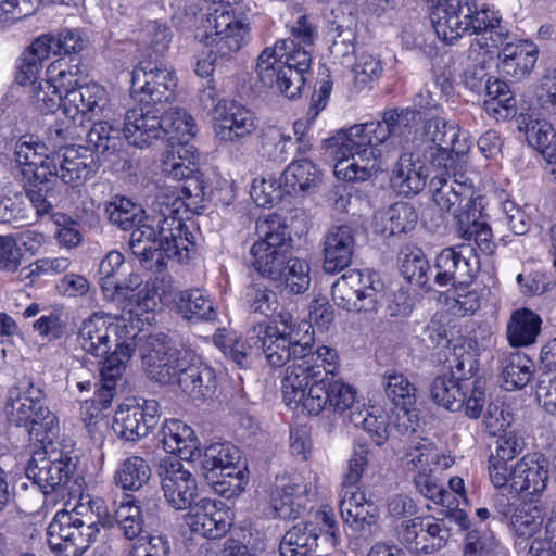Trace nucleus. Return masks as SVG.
I'll list each match as a JSON object with an SVG mask.
<instances>
[{
  "instance_id": "39",
  "label": "nucleus",
  "mask_w": 556,
  "mask_h": 556,
  "mask_svg": "<svg viewBox=\"0 0 556 556\" xmlns=\"http://www.w3.org/2000/svg\"><path fill=\"white\" fill-rule=\"evenodd\" d=\"M470 382L451 374L438 376L431 383V397L450 412H459L465 404L466 391Z\"/></svg>"
},
{
  "instance_id": "62",
  "label": "nucleus",
  "mask_w": 556,
  "mask_h": 556,
  "mask_svg": "<svg viewBox=\"0 0 556 556\" xmlns=\"http://www.w3.org/2000/svg\"><path fill=\"white\" fill-rule=\"evenodd\" d=\"M48 80L63 96V103L67 102L70 92L78 90L77 72L63 68L60 61L53 62L47 70Z\"/></svg>"
},
{
  "instance_id": "42",
  "label": "nucleus",
  "mask_w": 556,
  "mask_h": 556,
  "mask_svg": "<svg viewBox=\"0 0 556 556\" xmlns=\"http://www.w3.org/2000/svg\"><path fill=\"white\" fill-rule=\"evenodd\" d=\"M542 320L531 309L521 308L513 313L507 325V339L513 346H527L535 342Z\"/></svg>"
},
{
  "instance_id": "47",
  "label": "nucleus",
  "mask_w": 556,
  "mask_h": 556,
  "mask_svg": "<svg viewBox=\"0 0 556 556\" xmlns=\"http://www.w3.org/2000/svg\"><path fill=\"white\" fill-rule=\"evenodd\" d=\"M502 366L501 387L507 391L522 389L531 379L533 363L525 354L505 356Z\"/></svg>"
},
{
  "instance_id": "1",
  "label": "nucleus",
  "mask_w": 556,
  "mask_h": 556,
  "mask_svg": "<svg viewBox=\"0 0 556 556\" xmlns=\"http://www.w3.org/2000/svg\"><path fill=\"white\" fill-rule=\"evenodd\" d=\"M254 338L265 349L268 365L282 367L289 364L281 379L282 400L287 406L302 407L314 416L325 409L337 414L356 409L355 388L334 379L340 367L337 351L326 345L313 349L311 323L301 320L281 332L276 328L261 327Z\"/></svg>"
},
{
  "instance_id": "26",
  "label": "nucleus",
  "mask_w": 556,
  "mask_h": 556,
  "mask_svg": "<svg viewBox=\"0 0 556 556\" xmlns=\"http://www.w3.org/2000/svg\"><path fill=\"white\" fill-rule=\"evenodd\" d=\"M161 112L153 105L143 104L129 109L124 119V137L137 148H147L162 137Z\"/></svg>"
},
{
  "instance_id": "19",
  "label": "nucleus",
  "mask_w": 556,
  "mask_h": 556,
  "mask_svg": "<svg viewBox=\"0 0 556 556\" xmlns=\"http://www.w3.org/2000/svg\"><path fill=\"white\" fill-rule=\"evenodd\" d=\"M161 489L167 504L176 510L191 508L198 496L193 473L179 460H163L159 468Z\"/></svg>"
},
{
  "instance_id": "11",
  "label": "nucleus",
  "mask_w": 556,
  "mask_h": 556,
  "mask_svg": "<svg viewBox=\"0 0 556 556\" xmlns=\"http://www.w3.org/2000/svg\"><path fill=\"white\" fill-rule=\"evenodd\" d=\"M257 240L250 254L252 265L263 277L278 279L281 268L291 256L292 239L282 218L270 214L256 220Z\"/></svg>"
},
{
  "instance_id": "13",
  "label": "nucleus",
  "mask_w": 556,
  "mask_h": 556,
  "mask_svg": "<svg viewBox=\"0 0 556 556\" xmlns=\"http://www.w3.org/2000/svg\"><path fill=\"white\" fill-rule=\"evenodd\" d=\"M331 295L343 309L372 313L383 298V283L375 271L349 270L332 285Z\"/></svg>"
},
{
  "instance_id": "27",
  "label": "nucleus",
  "mask_w": 556,
  "mask_h": 556,
  "mask_svg": "<svg viewBox=\"0 0 556 556\" xmlns=\"http://www.w3.org/2000/svg\"><path fill=\"white\" fill-rule=\"evenodd\" d=\"M46 143L37 141L31 137H22L15 143V162L23 166V174L31 176L34 184L49 181L56 172V162L47 153Z\"/></svg>"
},
{
  "instance_id": "43",
  "label": "nucleus",
  "mask_w": 556,
  "mask_h": 556,
  "mask_svg": "<svg viewBox=\"0 0 556 556\" xmlns=\"http://www.w3.org/2000/svg\"><path fill=\"white\" fill-rule=\"evenodd\" d=\"M150 477L151 468L148 462L140 456H130L119 463L113 480L121 489L135 492L147 484Z\"/></svg>"
},
{
  "instance_id": "57",
  "label": "nucleus",
  "mask_w": 556,
  "mask_h": 556,
  "mask_svg": "<svg viewBox=\"0 0 556 556\" xmlns=\"http://www.w3.org/2000/svg\"><path fill=\"white\" fill-rule=\"evenodd\" d=\"M458 232L465 240L469 241L473 239L483 253H492L493 243L491 228L485 222L477 219L476 214H472V218L469 213L464 218L460 216Z\"/></svg>"
},
{
  "instance_id": "2",
  "label": "nucleus",
  "mask_w": 556,
  "mask_h": 556,
  "mask_svg": "<svg viewBox=\"0 0 556 556\" xmlns=\"http://www.w3.org/2000/svg\"><path fill=\"white\" fill-rule=\"evenodd\" d=\"M413 104L414 109L388 110L382 121L356 124L333 136L328 150L336 176L348 181L368 180L386 165L389 146L405 147L414 140L417 116L427 119L443 113L428 90H420Z\"/></svg>"
},
{
  "instance_id": "46",
  "label": "nucleus",
  "mask_w": 556,
  "mask_h": 556,
  "mask_svg": "<svg viewBox=\"0 0 556 556\" xmlns=\"http://www.w3.org/2000/svg\"><path fill=\"white\" fill-rule=\"evenodd\" d=\"M518 129L525 131L527 140L535 147L543 155L544 150H553L551 142L555 138V131L549 122L540 118L535 111L526 114L520 113L518 118Z\"/></svg>"
},
{
  "instance_id": "35",
  "label": "nucleus",
  "mask_w": 556,
  "mask_h": 556,
  "mask_svg": "<svg viewBox=\"0 0 556 556\" xmlns=\"http://www.w3.org/2000/svg\"><path fill=\"white\" fill-rule=\"evenodd\" d=\"M160 442L165 452L175 454L185 460H193L201 455L200 443L191 427L172 419L160 431Z\"/></svg>"
},
{
  "instance_id": "53",
  "label": "nucleus",
  "mask_w": 556,
  "mask_h": 556,
  "mask_svg": "<svg viewBox=\"0 0 556 556\" xmlns=\"http://www.w3.org/2000/svg\"><path fill=\"white\" fill-rule=\"evenodd\" d=\"M502 546L488 529L470 530L464 541L463 556H501Z\"/></svg>"
},
{
  "instance_id": "8",
  "label": "nucleus",
  "mask_w": 556,
  "mask_h": 556,
  "mask_svg": "<svg viewBox=\"0 0 556 556\" xmlns=\"http://www.w3.org/2000/svg\"><path fill=\"white\" fill-rule=\"evenodd\" d=\"M4 412L12 425L25 427L29 434L59 437V418L47 406L40 384L31 380L22 379L8 390Z\"/></svg>"
},
{
  "instance_id": "59",
  "label": "nucleus",
  "mask_w": 556,
  "mask_h": 556,
  "mask_svg": "<svg viewBox=\"0 0 556 556\" xmlns=\"http://www.w3.org/2000/svg\"><path fill=\"white\" fill-rule=\"evenodd\" d=\"M92 502L88 496H81L71 510L67 509V517H71L75 523L86 534L90 533V539L94 542L100 532L99 520L100 516L93 510Z\"/></svg>"
},
{
  "instance_id": "63",
  "label": "nucleus",
  "mask_w": 556,
  "mask_h": 556,
  "mask_svg": "<svg viewBox=\"0 0 556 556\" xmlns=\"http://www.w3.org/2000/svg\"><path fill=\"white\" fill-rule=\"evenodd\" d=\"M53 222L56 226L55 239L65 249H74L83 242L79 225L65 214H54Z\"/></svg>"
},
{
  "instance_id": "10",
  "label": "nucleus",
  "mask_w": 556,
  "mask_h": 556,
  "mask_svg": "<svg viewBox=\"0 0 556 556\" xmlns=\"http://www.w3.org/2000/svg\"><path fill=\"white\" fill-rule=\"evenodd\" d=\"M40 438L41 446L35 450L26 466V476L43 494L62 490L72 478L77 456L72 442Z\"/></svg>"
},
{
  "instance_id": "28",
  "label": "nucleus",
  "mask_w": 556,
  "mask_h": 556,
  "mask_svg": "<svg viewBox=\"0 0 556 556\" xmlns=\"http://www.w3.org/2000/svg\"><path fill=\"white\" fill-rule=\"evenodd\" d=\"M476 258L473 248L470 244H459L454 248L443 249L435 260V282L439 286L450 283H465L472 277Z\"/></svg>"
},
{
  "instance_id": "18",
  "label": "nucleus",
  "mask_w": 556,
  "mask_h": 556,
  "mask_svg": "<svg viewBox=\"0 0 556 556\" xmlns=\"http://www.w3.org/2000/svg\"><path fill=\"white\" fill-rule=\"evenodd\" d=\"M214 132L224 142H236L254 132L255 114L244 105L225 99L218 100L211 110Z\"/></svg>"
},
{
  "instance_id": "55",
  "label": "nucleus",
  "mask_w": 556,
  "mask_h": 556,
  "mask_svg": "<svg viewBox=\"0 0 556 556\" xmlns=\"http://www.w3.org/2000/svg\"><path fill=\"white\" fill-rule=\"evenodd\" d=\"M541 509L532 503H521L511 516V527L517 536L530 539L541 530Z\"/></svg>"
},
{
  "instance_id": "5",
  "label": "nucleus",
  "mask_w": 556,
  "mask_h": 556,
  "mask_svg": "<svg viewBox=\"0 0 556 556\" xmlns=\"http://www.w3.org/2000/svg\"><path fill=\"white\" fill-rule=\"evenodd\" d=\"M437 36L453 43L465 34L489 31L492 46L503 50L519 39L500 25L501 20L486 5L478 7L477 0H426Z\"/></svg>"
},
{
  "instance_id": "16",
  "label": "nucleus",
  "mask_w": 556,
  "mask_h": 556,
  "mask_svg": "<svg viewBox=\"0 0 556 556\" xmlns=\"http://www.w3.org/2000/svg\"><path fill=\"white\" fill-rule=\"evenodd\" d=\"M176 87L175 72L161 61H141L131 72V93L146 104L169 101Z\"/></svg>"
},
{
  "instance_id": "25",
  "label": "nucleus",
  "mask_w": 556,
  "mask_h": 556,
  "mask_svg": "<svg viewBox=\"0 0 556 556\" xmlns=\"http://www.w3.org/2000/svg\"><path fill=\"white\" fill-rule=\"evenodd\" d=\"M47 541L59 556H80L93 542L67 517V509L58 511L47 528Z\"/></svg>"
},
{
  "instance_id": "33",
  "label": "nucleus",
  "mask_w": 556,
  "mask_h": 556,
  "mask_svg": "<svg viewBox=\"0 0 556 556\" xmlns=\"http://www.w3.org/2000/svg\"><path fill=\"white\" fill-rule=\"evenodd\" d=\"M354 243L355 239L350 226L331 227L324 239V270L333 274L348 267L352 261Z\"/></svg>"
},
{
  "instance_id": "31",
  "label": "nucleus",
  "mask_w": 556,
  "mask_h": 556,
  "mask_svg": "<svg viewBox=\"0 0 556 556\" xmlns=\"http://www.w3.org/2000/svg\"><path fill=\"white\" fill-rule=\"evenodd\" d=\"M525 446V437L520 430L505 431L498 437L495 452L489 458V476L496 489H502L507 482L506 477L509 476V468L513 467L508 462L519 455Z\"/></svg>"
},
{
  "instance_id": "64",
  "label": "nucleus",
  "mask_w": 556,
  "mask_h": 556,
  "mask_svg": "<svg viewBox=\"0 0 556 556\" xmlns=\"http://www.w3.org/2000/svg\"><path fill=\"white\" fill-rule=\"evenodd\" d=\"M529 556H556V506H553L545 522L544 540L531 542Z\"/></svg>"
},
{
  "instance_id": "48",
  "label": "nucleus",
  "mask_w": 556,
  "mask_h": 556,
  "mask_svg": "<svg viewBox=\"0 0 556 556\" xmlns=\"http://www.w3.org/2000/svg\"><path fill=\"white\" fill-rule=\"evenodd\" d=\"M114 520L128 540H134L142 532L141 508L135 497L125 495L114 510Z\"/></svg>"
},
{
  "instance_id": "30",
  "label": "nucleus",
  "mask_w": 556,
  "mask_h": 556,
  "mask_svg": "<svg viewBox=\"0 0 556 556\" xmlns=\"http://www.w3.org/2000/svg\"><path fill=\"white\" fill-rule=\"evenodd\" d=\"M186 522L193 533L208 539L222 538L231 526L229 513L208 498H201L190 508Z\"/></svg>"
},
{
  "instance_id": "3",
  "label": "nucleus",
  "mask_w": 556,
  "mask_h": 556,
  "mask_svg": "<svg viewBox=\"0 0 556 556\" xmlns=\"http://www.w3.org/2000/svg\"><path fill=\"white\" fill-rule=\"evenodd\" d=\"M159 215L154 218L143 216L142 222L131 228L129 248L131 253L144 265L150 261L164 264L165 258L185 262L190 257L193 235L184 222V214L193 212V203L186 202L181 195L159 198Z\"/></svg>"
},
{
  "instance_id": "41",
  "label": "nucleus",
  "mask_w": 556,
  "mask_h": 556,
  "mask_svg": "<svg viewBox=\"0 0 556 556\" xmlns=\"http://www.w3.org/2000/svg\"><path fill=\"white\" fill-rule=\"evenodd\" d=\"M202 457V471L205 480H214L217 475L238 469L237 465L241 459V453L231 443L216 442L205 447Z\"/></svg>"
},
{
  "instance_id": "6",
  "label": "nucleus",
  "mask_w": 556,
  "mask_h": 556,
  "mask_svg": "<svg viewBox=\"0 0 556 556\" xmlns=\"http://www.w3.org/2000/svg\"><path fill=\"white\" fill-rule=\"evenodd\" d=\"M124 255L112 250L101 260L98 269V283L105 301L130 315H136L139 320L147 315L144 320L150 323L149 314L154 312L159 304V293L155 281L143 283L140 275L130 273L123 280L118 274L124 268Z\"/></svg>"
},
{
  "instance_id": "24",
  "label": "nucleus",
  "mask_w": 556,
  "mask_h": 556,
  "mask_svg": "<svg viewBox=\"0 0 556 556\" xmlns=\"http://www.w3.org/2000/svg\"><path fill=\"white\" fill-rule=\"evenodd\" d=\"M56 176L70 187L83 186L99 169V160L94 152L86 146L65 147L58 155Z\"/></svg>"
},
{
  "instance_id": "56",
  "label": "nucleus",
  "mask_w": 556,
  "mask_h": 556,
  "mask_svg": "<svg viewBox=\"0 0 556 556\" xmlns=\"http://www.w3.org/2000/svg\"><path fill=\"white\" fill-rule=\"evenodd\" d=\"M277 280L282 281L286 289L291 293L300 294L305 292L311 285L308 263L290 256L283 268H281V276Z\"/></svg>"
},
{
  "instance_id": "4",
  "label": "nucleus",
  "mask_w": 556,
  "mask_h": 556,
  "mask_svg": "<svg viewBox=\"0 0 556 556\" xmlns=\"http://www.w3.org/2000/svg\"><path fill=\"white\" fill-rule=\"evenodd\" d=\"M142 362L151 380L177 387L192 400L203 401L216 391L215 370L193 351L173 348L165 336L149 337Z\"/></svg>"
},
{
  "instance_id": "12",
  "label": "nucleus",
  "mask_w": 556,
  "mask_h": 556,
  "mask_svg": "<svg viewBox=\"0 0 556 556\" xmlns=\"http://www.w3.org/2000/svg\"><path fill=\"white\" fill-rule=\"evenodd\" d=\"M442 114L431 115L425 119L422 134L426 140L432 143L425 156L433 168L448 172L454 164H459L452 153L456 155L467 153L470 141L467 131L462 130L456 123L447 121Z\"/></svg>"
},
{
  "instance_id": "32",
  "label": "nucleus",
  "mask_w": 556,
  "mask_h": 556,
  "mask_svg": "<svg viewBox=\"0 0 556 556\" xmlns=\"http://www.w3.org/2000/svg\"><path fill=\"white\" fill-rule=\"evenodd\" d=\"M539 49L529 40H518L498 51L497 68L503 75L520 80L531 74L538 61Z\"/></svg>"
},
{
  "instance_id": "7",
  "label": "nucleus",
  "mask_w": 556,
  "mask_h": 556,
  "mask_svg": "<svg viewBox=\"0 0 556 556\" xmlns=\"http://www.w3.org/2000/svg\"><path fill=\"white\" fill-rule=\"evenodd\" d=\"M311 63L308 50L296 49L293 40L279 39L274 46L263 49L256 59L257 84L294 99L301 93Z\"/></svg>"
},
{
  "instance_id": "61",
  "label": "nucleus",
  "mask_w": 556,
  "mask_h": 556,
  "mask_svg": "<svg viewBox=\"0 0 556 556\" xmlns=\"http://www.w3.org/2000/svg\"><path fill=\"white\" fill-rule=\"evenodd\" d=\"M369 447L365 443H355L349 459L348 470L343 477L342 488H358L368 465Z\"/></svg>"
},
{
  "instance_id": "37",
  "label": "nucleus",
  "mask_w": 556,
  "mask_h": 556,
  "mask_svg": "<svg viewBox=\"0 0 556 556\" xmlns=\"http://www.w3.org/2000/svg\"><path fill=\"white\" fill-rule=\"evenodd\" d=\"M279 323L281 327L269 323H258L254 325L249 329L245 341L241 339L229 338L222 348L223 353L241 367L248 364V354L249 352L252 351L261 352L264 355L265 359L267 361L265 349L262 346L260 342L256 343V339L253 338L256 337L257 329L261 327H271L276 328L279 332H281L283 330H290L293 326L299 325L301 321H294L289 313H280Z\"/></svg>"
},
{
  "instance_id": "60",
  "label": "nucleus",
  "mask_w": 556,
  "mask_h": 556,
  "mask_svg": "<svg viewBox=\"0 0 556 556\" xmlns=\"http://www.w3.org/2000/svg\"><path fill=\"white\" fill-rule=\"evenodd\" d=\"M484 89L486 91V99L484 100L486 110L493 111L494 114L500 116H504L502 114V110H504L506 116L508 110L515 105V99L508 85L500 79L491 80L488 78Z\"/></svg>"
},
{
  "instance_id": "40",
  "label": "nucleus",
  "mask_w": 556,
  "mask_h": 556,
  "mask_svg": "<svg viewBox=\"0 0 556 556\" xmlns=\"http://www.w3.org/2000/svg\"><path fill=\"white\" fill-rule=\"evenodd\" d=\"M320 181V170L308 159H298L287 166L280 176L286 193L296 194L314 190Z\"/></svg>"
},
{
  "instance_id": "15",
  "label": "nucleus",
  "mask_w": 556,
  "mask_h": 556,
  "mask_svg": "<svg viewBox=\"0 0 556 556\" xmlns=\"http://www.w3.org/2000/svg\"><path fill=\"white\" fill-rule=\"evenodd\" d=\"M316 476L300 473L276 476L270 505L281 519H296L312 502L316 490Z\"/></svg>"
},
{
  "instance_id": "38",
  "label": "nucleus",
  "mask_w": 556,
  "mask_h": 556,
  "mask_svg": "<svg viewBox=\"0 0 556 556\" xmlns=\"http://www.w3.org/2000/svg\"><path fill=\"white\" fill-rule=\"evenodd\" d=\"M113 346H115V350L110 355L103 356L104 361L100 369L101 389L99 390V399L103 407H108L111 404L115 390V380L121 377L126 362L134 352L131 342L117 341Z\"/></svg>"
},
{
  "instance_id": "51",
  "label": "nucleus",
  "mask_w": 556,
  "mask_h": 556,
  "mask_svg": "<svg viewBox=\"0 0 556 556\" xmlns=\"http://www.w3.org/2000/svg\"><path fill=\"white\" fill-rule=\"evenodd\" d=\"M439 455L431 442L421 439L413 442L404 454L406 469L415 475L432 472V466L437 463Z\"/></svg>"
},
{
  "instance_id": "14",
  "label": "nucleus",
  "mask_w": 556,
  "mask_h": 556,
  "mask_svg": "<svg viewBox=\"0 0 556 556\" xmlns=\"http://www.w3.org/2000/svg\"><path fill=\"white\" fill-rule=\"evenodd\" d=\"M437 170L429 184L432 199L442 212H452L459 223L473 204L472 181L466 176L464 163L454 164L448 172Z\"/></svg>"
},
{
  "instance_id": "9",
  "label": "nucleus",
  "mask_w": 556,
  "mask_h": 556,
  "mask_svg": "<svg viewBox=\"0 0 556 556\" xmlns=\"http://www.w3.org/2000/svg\"><path fill=\"white\" fill-rule=\"evenodd\" d=\"M161 122L162 135H168L169 140L177 141L162 154V173L176 180L192 177L199 164L198 150L189 143L195 135L193 117L184 109L169 108L162 114Z\"/></svg>"
},
{
  "instance_id": "21",
  "label": "nucleus",
  "mask_w": 556,
  "mask_h": 556,
  "mask_svg": "<svg viewBox=\"0 0 556 556\" xmlns=\"http://www.w3.org/2000/svg\"><path fill=\"white\" fill-rule=\"evenodd\" d=\"M548 467L549 463L543 454H526L509 468L510 472L503 488L515 494L540 496L546 489Z\"/></svg>"
},
{
  "instance_id": "50",
  "label": "nucleus",
  "mask_w": 556,
  "mask_h": 556,
  "mask_svg": "<svg viewBox=\"0 0 556 556\" xmlns=\"http://www.w3.org/2000/svg\"><path fill=\"white\" fill-rule=\"evenodd\" d=\"M109 220L122 230H130L142 222L143 210L125 197H114L105 204Z\"/></svg>"
},
{
  "instance_id": "36",
  "label": "nucleus",
  "mask_w": 556,
  "mask_h": 556,
  "mask_svg": "<svg viewBox=\"0 0 556 556\" xmlns=\"http://www.w3.org/2000/svg\"><path fill=\"white\" fill-rule=\"evenodd\" d=\"M417 219L415 207L400 201L375 213L374 229L386 238L407 233L415 228Z\"/></svg>"
},
{
  "instance_id": "52",
  "label": "nucleus",
  "mask_w": 556,
  "mask_h": 556,
  "mask_svg": "<svg viewBox=\"0 0 556 556\" xmlns=\"http://www.w3.org/2000/svg\"><path fill=\"white\" fill-rule=\"evenodd\" d=\"M350 421L355 427L363 428L378 446L383 445L391 434V427L386 418L375 415L369 408L356 407L350 413Z\"/></svg>"
},
{
  "instance_id": "20",
  "label": "nucleus",
  "mask_w": 556,
  "mask_h": 556,
  "mask_svg": "<svg viewBox=\"0 0 556 556\" xmlns=\"http://www.w3.org/2000/svg\"><path fill=\"white\" fill-rule=\"evenodd\" d=\"M159 404L143 400L136 404H122L114 414L112 429L125 441H137L150 432L157 422Z\"/></svg>"
},
{
  "instance_id": "58",
  "label": "nucleus",
  "mask_w": 556,
  "mask_h": 556,
  "mask_svg": "<svg viewBox=\"0 0 556 556\" xmlns=\"http://www.w3.org/2000/svg\"><path fill=\"white\" fill-rule=\"evenodd\" d=\"M384 390L395 407L415 405L416 403V388L402 372H387L384 375Z\"/></svg>"
},
{
  "instance_id": "54",
  "label": "nucleus",
  "mask_w": 556,
  "mask_h": 556,
  "mask_svg": "<svg viewBox=\"0 0 556 556\" xmlns=\"http://www.w3.org/2000/svg\"><path fill=\"white\" fill-rule=\"evenodd\" d=\"M87 137L88 142L91 143L99 153L111 154L117 151L122 146L119 128L102 118L94 121Z\"/></svg>"
},
{
  "instance_id": "23",
  "label": "nucleus",
  "mask_w": 556,
  "mask_h": 556,
  "mask_svg": "<svg viewBox=\"0 0 556 556\" xmlns=\"http://www.w3.org/2000/svg\"><path fill=\"white\" fill-rule=\"evenodd\" d=\"M65 117L96 121L109 118L111 114L108 91L96 83L80 85L77 91L70 92L67 102L63 103Z\"/></svg>"
},
{
  "instance_id": "29",
  "label": "nucleus",
  "mask_w": 556,
  "mask_h": 556,
  "mask_svg": "<svg viewBox=\"0 0 556 556\" xmlns=\"http://www.w3.org/2000/svg\"><path fill=\"white\" fill-rule=\"evenodd\" d=\"M428 177V166L419 153H403L393 166L390 186L400 195L414 197L425 189Z\"/></svg>"
},
{
  "instance_id": "17",
  "label": "nucleus",
  "mask_w": 556,
  "mask_h": 556,
  "mask_svg": "<svg viewBox=\"0 0 556 556\" xmlns=\"http://www.w3.org/2000/svg\"><path fill=\"white\" fill-rule=\"evenodd\" d=\"M204 29L203 40L206 45L215 46L223 55H231L248 42L250 20L235 10H216L206 17Z\"/></svg>"
},
{
  "instance_id": "22",
  "label": "nucleus",
  "mask_w": 556,
  "mask_h": 556,
  "mask_svg": "<svg viewBox=\"0 0 556 556\" xmlns=\"http://www.w3.org/2000/svg\"><path fill=\"white\" fill-rule=\"evenodd\" d=\"M119 326L108 315L94 313L84 319L77 331V344L88 355L103 358L118 341Z\"/></svg>"
},
{
  "instance_id": "45",
  "label": "nucleus",
  "mask_w": 556,
  "mask_h": 556,
  "mask_svg": "<svg viewBox=\"0 0 556 556\" xmlns=\"http://www.w3.org/2000/svg\"><path fill=\"white\" fill-rule=\"evenodd\" d=\"M177 308L184 318L193 321H211L217 316L212 300L200 289L180 292Z\"/></svg>"
},
{
  "instance_id": "34",
  "label": "nucleus",
  "mask_w": 556,
  "mask_h": 556,
  "mask_svg": "<svg viewBox=\"0 0 556 556\" xmlns=\"http://www.w3.org/2000/svg\"><path fill=\"white\" fill-rule=\"evenodd\" d=\"M339 507L343 521L354 531L366 530L377 521L376 505L358 488H342Z\"/></svg>"
},
{
  "instance_id": "44",
  "label": "nucleus",
  "mask_w": 556,
  "mask_h": 556,
  "mask_svg": "<svg viewBox=\"0 0 556 556\" xmlns=\"http://www.w3.org/2000/svg\"><path fill=\"white\" fill-rule=\"evenodd\" d=\"M319 534L312 523H299L288 530L281 539L279 551L281 556H311L317 546Z\"/></svg>"
},
{
  "instance_id": "49",
  "label": "nucleus",
  "mask_w": 556,
  "mask_h": 556,
  "mask_svg": "<svg viewBox=\"0 0 556 556\" xmlns=\"http://www.w3.org/2000/svg\"><path fill=\"white\" fill-rule=\"evenodd\" d=\"M243 302L250 314H258L264 317L273 316L279 307L277 293L262 283L247 287Z\"/></svg>"
}]
</instances>
